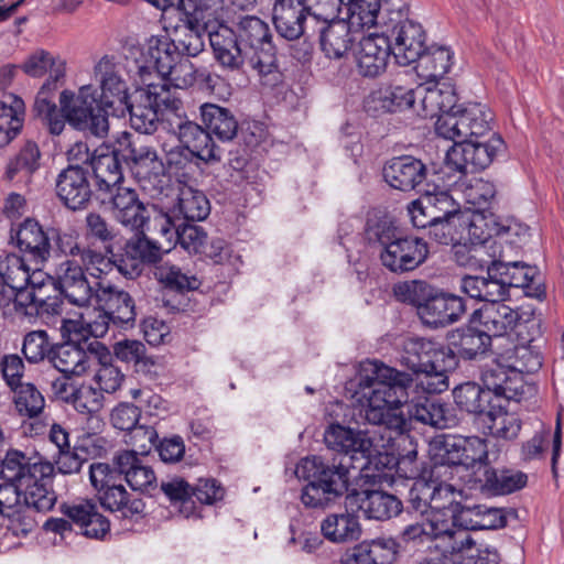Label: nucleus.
Returning <instances> with one entry per match:
<instances>
[{
	"label": "nucleus",
	"instance_id": "25",
	"mask_svg": "<svg viewBox=\"0 0 564 564\" xmlns=\"http://www.w3.org/2000/svg\"><path fill=\"white\" fill-rule=\"evenodd\" d=\"M358 503L367 519L388 521L404 511L402 500L388 491L380 489L357 490L352 488L346 497V506Z\"/></svg>",
	"mask_w": 564,
	"mask_h": 564
},
{
	"label": "nucleus",
	"instance_id": "59",
	"mask_svg": "<svg viewBox=\"0 0 564 564\" xmlns=\"http://www.w3.org/2000/svg\"><path fill=\"white\" fill-rule=\"evenodd\" d=\"M154 215L148 213V219L144 223V230L153 235H160L167 242L166 252L176 245L178 232L181 229V218L175 210L164 213L162 210H153Z\"/></svg>",
	"mask_w": 564,
	"mask_h": 564
},
{
	"label": "nucleus",
	"instance_id": "23",
	"mask_svg": "<svg viewBox=\"0 0 564 564\" xmlns=\"http://www.w3.org/2000/svg\"><path fill=\"white\" fill-rule=\"evenodd\" d=\"M89 171L79 164H69L55 181V193L67 209L76 212L88 206L93 191L88 180Z\"/></svg>",
	"mask_w": 564,
	"mask_h": 564
},
{
	"label": "nucleus",
	"instance_id": "43",
	"mask_svg": "<svg viewBox=\"0 0 564 564\" xmlns=\"http://www.w3.org/2000/svg\"><path fill=\"white\" fill-rule=\"evenodd\" d=\"M417 94L420 88L414 90L402 86L381 87L368 96L366 109L375 115L403 111L414 107Z\"/></svg>",
	"mask_w": 564,
	"mask_h": 564
},
{
	"label": "nucleus",
	"instance_id": "42",
	"mask_svg": "<svg viewBox=\"0 0 564 564\" xmlns=\"http://www.w3.org/2000/svg\"><path fill=\"white\" fill-rule=\"evenodd\" d=\"M144 56L148 65L140 66V73L142 74L145 69L153 68L162 76V79L171 75L182 59L170 34L152 35L147 42Z\"/></svg>",
	"mask_w": 564,
	"mask_h": 564
},
{
	"label": "nucleus",
	"instance_id": "34",
	"mask_svg": "<svg viewBox=\"0 0 564 564\" xmlns=\"http://www.w3.org/2000/svg\"><path fill=\"white\" fill-rule=\"evenodd\" d=\"M395 473L406 479L421 478L426 482H443L438 468L430 460V465L419 462L417 443L409 434L398 443Z\"/></svg>",
	"mask_w": 564,
	"mask_h": 564
},
{
	"label": "nucleus",
	"instance_id": "33",
	"mask_svg": "<svg viewBox=\"0 0 564 564\" xmlns=\"http://www.w3.org/2000/svg\"><path fill=\"white\" fill-rule=\"evenodd\" d=\"M405 405L410 419L421 424L435 429H448L456 424V415L448 404L434 394L414 395Z\"/></svg>",
	"mask_w": 564,
	"mask_h": 564
},
{
	"label": "nucleus",
	"instance_id": "7",
	"mask_svg": "<svg viewBox=\"0 0 564 564\" xmlns=\"http://www.w3.org/2000/svg\"><path fill=\"white\" fill-rule=\"evenodd\" d=\"M430 460L438 468H464L476 473L489 463L488 442L479 436L436 435L429 443Z\"/></svg>",
	"mask_w": 564,
	"mask_h": 564
},
{
	"label": "nucleus",
	"instance_id": "63",
	"mask_svg": "<svg viewBox=\"0 0 564 564\" xmlns=\"http://www.w3.org/2000/svg\"><path fill=\"white\" fill-rule=\"evenodd\" d=\"M134 234L126 240V246L143 265L155 264L162 260V246L147 237L143 228L133 229Z\"/></svg>",
	"mask_w": 564,
	"mask_h": 564
},
{
	"label": "nucleus",
	"instance_id": "15",
	"mask_svg": "<svg viewBox=\"0 0 564 564\" xmlns=\"http://www.w3.org/2000/svg\"><path fill=\"white\" fill-rule=\"evenodd\" d=\"M427 242L414 235L400 234L386 248L380 249L381 264L394 274H403L420 268L429 258Z\"/></svg>",
	"mask_w": 564,
	"mask_h": 564
},
{
	"label": "nucleus",
	"instance_id": "8",
	"mask_svg": "<svg viewBox=\"0 0 564 564\" xmlns=\"http://www.w3.org/2000/svg\"><path fill=\"white\" fill-rule=\"evenodd\" d=\"M59 105L62 111L66 112L67 122L75 130L99 138L107 135L111 110L104 106L93 85L82 86L77 95L67 89L63 90Z\"/></svg>",
	"mask_w": 564,
	"mask_h": 564
},
{
	"label": "nucleus",
	"instance_id": "58",
	"mask_svg": "<svg viewBox=\"0 0 564 564\" xmlns=\"http://www.w3.org/2000/svg\"><path fill=\"white\" fill-rule=\"evenodd\" d=\"M154 275L164 290L178 294L196 291L202 285V281L196 275L184 273L175 264L165 263L160 265L156 268Z\"/></svg>",
	"mask_w": 564,
	"mask_h": 564
},
{
	"label": "nucleus",
	"instance_id": "27",
	"mask_svg": "<svg viewBox=\"0 0 564 564\" xmlns=\"http://www.w3.org/2000/svg\"><path fill=\"white\" fill-rule=\"evenodd\" d=\"M324 442L327 448L337 453L329 456H346V462H352V465L359 458H367L372 447V441L366 433L339 423L326 427Z\"/></svg>",
	"mask_w": 564,
	"mask_h": 564
},
{
	"label": "nucleus",
	"instance_id": "16",
	"mask_svg": "<svg viewBox=\"0 0 564 564\" xmlns=\"http://www.w3.org/2000/svg\"><path fill=\"white\" fill-rule=\"evenodd\" d=\"M467 231L473 243L484 245L491 238L490 232H485L477 225L476 220H471L467 213L449 216L445 219L433 221L427 229L429 237L435 242L444 246H453L456 260L460 264H465L464 256H459L458 248L463 247L464 234Z\"/></svg>",
	"mask_w": 564,
	"mask_h": 564
},
{
	"label": "nucleus",
	"instance_id": "47",
	"mask_svg": "<svg viewBox=\"0 0 564 564\" xmlns=\"http://www.w3.org/2000/svg\"><path fill=\"white\" fill-rule=\"evenodd\" d=\"M101 448L95 435L84 434L77 438L73 447L58 452L52 465L59 474H76L89 458L98 455Z\"/></svg>",
	"mask_w": 564,
	"mask_h": 564
},
{
	"label": "nucleus",
	"instance_id": "11",
	"mask_svg": "<svg viewBox=\"0 0 564 564\" xmlns=\"http://www.w3.org/2000/svg\"><path fill=\"white\" fill-rule=\"evenodd\" d=\"M507 149L502 137L495 132L488 140L475 139L454 143L446 152L445 166L463 175L486 170Z\"/></svg>",
	"mask_w": 564,
	"mask_h": 564
},
{
	"label": "nucleus",
	"instance_id": "48",
	"mask_svg": "<svg viewBox=\"0 0 564 564\" xmlns=\"http://www.w3.org/2000/svg\"><path fill=\"white\" fill-rule=\"evenodd\" d=\"M401 234L397 221L387 210L371 208L367 212L364 239L370 247L386 248Z\"/></svg>",
	"mask_w": 564,
	"mask_h": 564
},
{
	"label": "nucleus",
	"instance_id": "55",
	"mask_svg": "<svg viewBox=\"0 0 564 564\" xmlns=\"http://www.w3.org/2000/svg\"><path fill=\"white\" fill-rule=\"evenodd\" d=\"M141 417V410L133 403L122 402L119 403L110 415L111 424L115 429L120 431H133L134 436L143 435L150 443L158 438V433L154 427L138 425Z\"/></svg>",
	"mask_w": 564,
	"mask_h": 564
},
{
	"label": "nucleus",
	"instance_id": "49",
	"mask_svg": "<svg viewBox=\"0 0 564 564\" xmlns=\"http://www.w3.org/2000/svg\"><path fill=\"white\" fill-rule=\"evenodd\" d=\"M116 144L124 167L135 176L145 175L154 169L158 154L152 147L132 140L129 133H124Z\"/></svg>",
	"mask_w": 564,
	"mask_h": 564
},
{
	"label": "nucleus",
	"instance_id": "18",
	"mask_svg": "<svg viewBox=\"0 0 564 564\" xmlns=\"http://www.w3.org/2000/svg\"><path fill=\"white\" fill-rule=\"evenodd\" d=\"M528 475L522 470L508 467H495L490 463L482 470L470 473L467 485L488 497L513 494L528 485Z\"/></svg>",
	"mask_w": 564,
	"mask_h": 564
},
{
	"label": "nucleus",
	"instance_id": "44",
	"mask_svg": "<svg viewBox=\"0 0 564 564\" xmlns=\"http://www.w3.org/2000/svg\"><path fill=\"white\" fill-rule=\"evenodd\" d=\"M420 95L422 110L417 115L425 119L438 120L443 116L456 115V111L463 107V104H458L456 90L451 85L420 88Z\"/></svg>",
	"mask_w": 564,
	"mask_h": 564
},
{
	"label": "nucleus",
	"instance_id": "40",
	"mask_svg": "<svg viewBox=\"0 0 564 564\" xmlns=\"http://www.w3.org/2000/svg\"><path fill=\"white\" fill-rule=\"evenodd\" d=\"M10 239L21 252L30 254L33 260L45 261L51 256L46 230L34 218L24 219L18 229L11 228Z\"/></svg>",
	"mask_w": 564,
	"mask_h": 564
},
{
	"label": "nucleus",
	"instance_id": "39",
	"mask_svg": "<svg viewBox=\"0 0 564 564\" xmlns=\"http://www.w3.org/2000/svg\"><path fill=\"white\" fill-rule=\"evenodd\" d=\"M176 133L181 145L188 147L200 153V160L205 163L220 162L223 149L210 140L204 123L198 124L188 119H182L177 113Z\"/></svg>",
	"mask_w": 564,
	"mask_h": 564
},
{
	"label": "nucleus",
	"instance_id": "22",
	"mask_svg": "<svg viewBox=\"0 0 564 564\" xmlns=\"http://www.w3.org/2000/svg\"><path fill=\"white\" fill-rule=\"evenodd\" d=\"M59 511L75 523L76 532L87 539L105 541L110 534V521L98 511V506L93 499L63 502Z\"/></svg>",
	"mask_w": 564,
	"mask_h": 564
},
{
	"label": "nucleus",
	"instance_id": "30",
	"mask_svg": "<svg viewBox=\"0 0 564 564\" xmlns=\"http://www.w3.org/2000/svg\"><path fill=\"white\" fill-rule=\"evenodd\" d=\"M208 39L214 58L223 68L242 73L248 70L236 25L229 28L219 24L215 31L208 33Z\"/></svg>",
	"mask_w": 564,
	"mask_h": 564
},
{
	"label": "nucleus",
	"instance_id": "21",
	"mask_svg": "<svg viewBox=\"0 0 564 564\" xmlns=\"http://www.w3.org/2000/svg\"><path fill=\"white\" fill-rule=\"evenodd\" d=\"M480 379L494 401L501 405L502 413L511 400L520 401L524 394V379L517 367L497 362L486 367Z\"/></svg>",
	"mask_w": 564,
	"mask_h": 564
},
{
	"label": "nucleus",
	"instance_id": "12",
	"mask_svg": "<svg viewBox=\"0 0 564 564\" xmlns=\"http://www.w3.org/2000/svg\"><path fill=\"white\" fill-rule=\"evenodd\" d=\"M444 509L453 519V524L463 531L499 530L507 527L509 519L519 518L514 508L470 501H451Z\"/></svg>",
	"mask_w": 564,
	"mask_h": 564
},
{
	"label": "nucleus",
	"instance_id": "9",
	"mask_svg": "<svg viewBox=\"0 0 564 564\" xmlns=\"http://www.w3.org/2000/svg\"><path fill=\"white\" fill-rule=\"evenodd\" d=\"M490 341L514 332L521 343H532L540 335V322L534 318L523 319L518 310L503 303L486 304L470 314Z\"/></svg>",
	"mask_w": 564,
	"mask_h": 564
},
{
	"label": "nucleus",
	"instance_id": "35",
	"mask_svg": "<svg viewBox=\"0 0 564 564\" xmlns=\"http://www.w3.org/2000/svg\"><path fill=\"white\" fill-rule=\"evenodd\" d=\"M202 123L205 124L210 140L231 142L238 138L240 122L237 111L214 102H205L199 107Z\"/></svg>",
	"mask_w": 564,
	"mask_h": 564
},
{
	"label": "nucleus",
	"instance_id": "19",
	"mask_svg": "<svg viewBox=\"0 0 564 564\" xmlns=\"http://www.w3.org/2000/svg\"><path fill=\"white\" fill-rule=\"evenodd\" d=\"M96 285L94 299L97 306L105 313V318L110 319L111 324L118 328H132L137 315L132 296L105 278H99Z\"/></svg>",
	"mask_w": 564,
	"mask_h": 564
},
{
	"label": "nucleus",
	"instance_id": "1",
	"mask_svg": "<svg viewBox=\"0 0 564 564\" xmlns=\"http://www.w3.org/2000/svg\"><path fill=\"white\" fill-rule=\"evenodd\" d=\"M0 517L23 505L36 511L51 510L57 499L53 489L54 466L35 453L28 456L19 449H9L0 460Z\"/></svg>",
	"mask_w": 564,
	"mask_h": 564
},
{
	"label": "nucleus",
	"instance_id": "53",
	"mask_svg": "<svg viewBox=\"0 0 564 564\" xmlns=\"http://www.w3.org/2000/svg\"><path fill=\"white\" fill-rule=\"evenodd\" d=\"M359 517L347 509L341 513H330L321 523V532L325 539L334 543H346L358 540L361 535Z\"/></svg>",
	"mask_w": 564,
	"mask_h": 564
},
{
	"label": "nucleus",
	"instance_id": "3",
	"mask_svg": "<svg viewBox=\"0 0 564 564\" xmlns=\"http://www.w3.org/2000/svg\"><path fill=\"white\" fill-rule=\"evenodd\" d=\"M392 295L397 302L413 307L422 325L430 329L453 325L467 312L464 297L423 279L394 283Z\"/></svg>",
	"mask_w": 564,
	"mask_h": 564
},
{
	"label": "nucleus",
	"instance_id": "51",
	"mask_svg": "<svg viewBox=\"0 0 564 564\" xmlns=\"http://www.w3.org/2000/svg\"><path fill=\"white\" fill-rule=\"evenodd\" d=\"M440 516V512L432 511L426 518V525L430 541H447L442 552L443 557L446 558V554L463 552L466 544L473 543V539L469 535L463 538V533L456 530L458 527L453 524L452 518L451 523H448L447 520L441 519Z\"/></svg>",
	"mask_w": 564,
	"mask_h": 564
},
{
	"label": "nucleus",
	"instance_id": "37",
	"mask_svg": "<svg viewBox=\"0 0 564 564\" xmlns=\"http://www.w3.org/2000/svg\"><path fill=\"white\" fill-rule=\"evenodd\" d=\"M112 463L118 468H123L124 480L132 490L154 495L158 489L156 476L150 466L143 464L135 451H119L115 454Z\"/></svg>",
	"mask_w": 564,
	"mask_h": 564
},
{
	"label": "nucleus",
	"instance_id": "61",
	"mask_svg": "<svg viewBox=\"0 0 564 564\" xmlns=\"http://www.w3.org/2000/svg\"><path fill=\"white\" fill-rule=\"evenodd\" d=\"M343 10L352 26L361 28L378 24L382 14L380 0H345Z\"/></svg>",
	"mask_w": 564,
	"mask_h": 564
},
{
	"label": "nucleus",
	"instance_id": "29",
	"mask_svg": "<svg viewBox=\"0 0 564 564\" xmlns=\"http://www.w3.org/2000/svg\"><path fill=\"white\" fill-rule=\"evenodd\" d=\"M55 291H59L72 304L77 306L89 305L97 289L96 281L91 284L75 260L67 259L61 262L56 270Z\"/></svg>",
	"mask_w": 564,
	"mask_h": 564
},
{
	"label": "nucleus",
	"instance_id": "36",
	"mask_svg": "<svg viewBox=\"0 0 564 564\" xmlns=\"http://www.w3.org/2000/svg\"><path fill=\"white\" fill-rule=\"evenodd\" d=\"M182 13L184 18L180 19L181 23L174 26L170 35L182 58L196 57L205 48L206 17L192 12Z\"/></svg>",
	"mask_w": 564,
	"mask_h": 564
},
{
	"label": "nucleus",
	"instance_id": "10",
	"mask_svg": "<svg viewBox=\"0 0 564 564\" xmlns=\"http://www.w3.org/2000/svg\"><path fill=\"white\" fill-rule=\"evenodd\" d=\"M494 115L480 102L463 104L456 115L443 116L435 121V132L438 137L452 140L454 143L467 142L484 138L492 128Z\"/></svg>",
	"mask_w": 564,
	"mask_h": 564
},
{
	"label": "nucleus",
	"instance_id": "28",
	"mask_svg": "<svg viewBox=\"0 0 564 564\" xmlns=\"http://www.w3.org/2000/svg\"><path fill=\"white\" fill-rule=\"evenodd\" d=\"M392 55L391 39L386 33H371L359 41L356 53L358 74L365 78H376L386 72Z\"/></svg>",
	"mask_w": 564,
	"mask_h": 564
},
{
	"label": "nucleus",
	"instance_id": "46",
	"mask_svg": "<svg viewBox=\"0 0 564 564\" xmlns=\"http://www.w3.org/2000/svg\"><path fill=\"white\" fill-rule=\"evenodd\" d=\"M326 25L319 31L322 51L329 58L339 59L351 48L354 37L350 32L351 24L347 18L323 20Z\"/></svg>",
	"mask_w": 564,
	"mask_h": 564
},
{
	"label": "nucleus",
	"instance_id": "60",
	"mask_svg": "<svg viewBox=\"0 0 564 564\" xmlns=\"http://www.w3.org/2000/svg\"><path fill=\"white\" fill-rule=\"evenodd\" d=\"M113 355L121 361L133 362L137 371L151 372L158 361L153 356L147 355L143 343L135 339H123L113 345Z\"/></svg>",
	"mask_w": 564,
	"mask_h": 564
},
{
	"label": "nucleus",
	"instance_id": "54",
	"mask_svg": "<svg viewBox=\"0 0 564 564\" xmlns=\"http://www.w3.org/2000/svg\"><path fill=\"white\" fill-rule=\"evenodd\" d=\"M89 358L85 347L55 344L50 361L66 378H70L86 372Z\"/></svg>",
	"mask_w": 564,
	"mask_h": 564
},
{
	"label": "nucleus",
	"instance_id": "5",
	"mask_svg": "<svg viewBox=\"0 0 564 564\" xmlns=\"http://www.w3.org/2000/svg\"><path fill=\"white\" fill-rule=\"evenodd\" d=\"M236 26L248 69L256 72L263 84L276 85L282 73L269 24L256 15H246Z\"/></svg>",
	"mask_w": 564,
	"mask_h": 564
},
{
	"label": "nucleus",
	"instance_id": "24",
	"mask_svg": "<svg viewBox=\"0 0 564 564\" xmlns=\"http://www.w3.org/2000/svg\"><path fill=\"white\" fill-rule=\"evenodd\" d=\"M391 51L400 66L414 64L426 47V32L420 23L412 20H399L390 34Z\"/></svg>",
	"mask_w": 564,
	"mask_h": 564
},
{
	"label": "nucleus",
	"instance_id": "62",
	"mask_svg": "<svg viewBox=\"0 0 564 564\" xmlns=\"http://www.w3.org/2000/svg\"><path fill=\"white\" fill-rule=\"evenodd\" d=\"M160 490L165 495L172 505H180V512L186 518L195 511V500H192V485L184 478L174 476L166 481H162Z\"/></svg>",
	"mask_w": 564,
	"mask_h": 564
},
{
	"label": "nucleus",
	"instance_id": "31",
	"mask_svg": "<svg viewBox=\"0 0 564 564\" xmlns=\"http://www.w3.org/2000/svg\"><path fill=\"white\" fill-rule=\"evenodd\" d=\"M100 199L102 203L108 200L111 204L116 219L122 225L131 229L144 227L149 209L139 199V195L134 189L122 187L119 184L110 193H100Z\"/></svg>",
	"mask_w": 564,
	"mask_h": 564
},
{
	"label": "nucleus",
	"instance_id": "41",
	"mask_svg": "<svg viewBox=\"0 0 564 564\" xmlns=\"http://www.w3.org/2000/svg\"><path fill=\"white\" fill-rule=\"evenodd\" d=\"M306 7L303 0H275L272 20L276 32L289 41L297 40L304 34Z\"/></svg>",
	"mask_w": 564,
	"mask_h": 564
},
{
	"label": "nucleus",
	"instance_id": "14",
	"mask_svg": "<svg viewBox=\"0 0 564 564\" xmlns=\"http://www.w3.org/2000/svg\"><path fill=\"white\" fill-rule=\"evenodd\" d=\"M401 364L414 375L441 377L447 388L446 373L453 372L445 345L426 338H410L404 344Z\"/></svg>",
	"mask_w": 564,
	"mask_h": 564
},
{
	"label": "nucleus",
	"instance_id": "13",
	"mask_svg": "<svg viewBox=\"0 0 564 564\" xmlns=\"http://www.w3.org/2000/svg\"><path fill=\"white\" fill-rule=\"evenodd\" d=\"M445 348L453 371L459 368L460 361H480L492 352L490 335H486L471 315L465 324L447 332Z\"/></svg>",
	"mask_w": 564,
	"mask_h": 564
},
{
	"label": "nucleus",
	"instance_id": "20",
	"mask_svg": "<svg viewBox=\"0 0 564 564\" xmlns=\"http://www.w3.org/2000/svg\"><path fill=\"white\" fill-rule=\"evenodd\" d=\"M78 153L85 149L86 159L93 171L97 192L110 193L123 181V162L117 144L98 147L91 155L84 143L76 144Z\"/></svg>",
	"mask_w": 564,
	"mask_h": 564
},
{
	"label": "nucleus",
	"instance_id": "64",
	"mask_svg": "<svg viewBox=\"0 0 564 564\" xmlns=\"http://www.w3.org/2000/svg\"><path fill=\"white\" fill-rule=\"evenodd\" d=\"M0 275L7 279L11 290L28 286L31 279L30 268L24 259L7 251L0 254Z\"/></svg>",
	"mask_w": 564,
	"mask_h": 564
},
{
	"label": "nucleus",
	"instance_id": "52",
	"mask_svg": "<svg viewBox=\"0 0 564 564\" xmlns=\"http://www.w3.org/2000/svg\"><path fill=\"white\" fill-rule=\"evenodd\" d=\"M25 105L15 94H3L0 100V148L9 144L21 131Z\"/></svg>",
	"mask_w": 564,
	"mask_h": 564
},
{
	"label": "nucleus",
	"instance_id": "6",
	"mask_svg": "<svg viewBox=\"0 0 564 564\" xmlns=\"http://www.w3.org/2000/svg\"><path fill=\"white\" fill-rule=\"evenodd\" d=\"M416 383L412 375L389 367L381 361H371L359 375L358 387L367 404L390 406L405 405Z\"/></svg>",
	"mask_w": 564,
	"mask_h": 564
},
{
	"label": "nucleus",
	"instance_id": "4",
	"mask_svg": "<svg viewBox=\"0 0 564 564\" xmlns=\"http://www.w3.org/2000/svg\"><path fill=\"white\" fill-rule=\"evenodd\" d=\"M182 109L183 101L163 82L135 89L129 101L117 105L113 116L123 118L128 113L130 124L135 131L151 134L156 131L160 119L166 112L177 115Z\"/></svg>",
	"mask_w": 564,
	"mask_h": 564
},
{
	"label": "nucleus",
	"instance_id": "26",
	"mask_svg": "<svg viewBox=\"0 0 564 564\" xmlns=\"http://www.w3.org/2000/svg\"><path fill=\"white\" fill-rule=\"evenodd\" d=\"M381 173L383 181L391 188L411 192L426 180L427 167L422 160L410 154H402L387 160Z\"/></svg>",
	"mask_w": 564,
	"mask_h": 564
},
{
	"label": "nucleus",
	"instance_id": "50",
	"mask_svg": "<svg viewBox=\"0 0 564 564\" xmlns=\"http://www.w3.org/2000/svg\"><path fill=\"white\" fill-rule=\"evenodd\" d=\"M414 64L420 77L437 82L449 72L453 65V52L445 45H426L424 53Z\"/></svg>",
	"mask_w": 564,
	"mask_h": 564
},
{
	"label": "nucleus",
	"instance_id": "45",
	"mask_svg": "<svg viewBox=\"0 0 564 564\" xmlns=\"http://www.w3.org/2000/svg\"><path fill=\"white\" fill-rule=\"evenodd\" d=\"M96 74L100 75L101 94L98 97L102 100L104 106L111 110V116H113L117 105L129 101L131 97L128 93L127 82L116 69V65L107 57H102L97 64Z\"/></svg>",
	"mask_w": 564,
	"mask_h": 564
},
{
	"label": "nucleus",
	"instance_id": "17",
	"mask_svg": "<svg viewBox=\"0 0 564 564\" xmlns=\"http://www.w3.org/2000/svg\"><path fill=\"white\" fill-rule=\"evenodd\" d=\"M454 404L464 414L480 420L485 427L491 430L502 414L501 405L496 403L491 393L482 384L466 381L457 384L453 391Z\"/></svg>",
	"mask_w": 564,
	"mask_h": 564
},
{
	"label": "nucleus",
	"instance_id": "56",
	"mask_svg": "<svg viewBox=\"0 0 564 564\" xmlns=\"http://www.w3.org/2000/svg\"><path fill=\"white\" fill-rule=\"evenodd\" d=\"M174 210L182 223L195 224L207 218L210 213V204L203 192L187 188L182 191Z\"/></svg>",
	"mask_w": 564,
	"mask_h": 564
},
{
	"label": "nucleus",
	"instance_id": "38",
	"mask_svg": "<svg viewBox=\"0 0 564 564\" xmlns=\"http://www.w3.org/2000/svg\"><path fill=\"white\" fill-rule=\"evenodd\" d=\"M498 265V275L503 278L508 291L510 289H522L524 294L530 297L543 301L546 296L545 285L538 280L539 272L536 267L528 265L523 262H502L496 260Z\"/></svg>",
	"mask_w": 564,
	"mask_h": 564
},
{
	"label": "nucleus",
	"instance_id": "57",
	"mask_svg": "<svg viewBox=\"0 0 564 564\" xmlns=\"http://www.w3.org/2000/svg\"><path fill=\"white\" fill-rule=\"evenodd\" d=\"M401 406H390L382 404H367L365 408V417L368 423L373 425H384L400 434L409 432L412 427V420L402 412H397Z\"/></svg>",
	"mask_w": 564,
	"mask_h": 564
},
{
	"label": "nucleus",
	"instance_id": "32",
	"mask_svg": "<svg viewBox=\"0 0 564 564\" xmlns=\"http://www.w3.org/2000/svg\"><path fill=\"white\" fill-rule=\"evenodd\" d=\"M401 544L394 538L365 540L349 547L341 556V564H393Z\"/></svg>",
	"mask_w": 564,
	"mask_h": 564
},
{
	"label": "nucleus",
	"instance_id": "2",
	"mask_svg": "<svg viewBox=\"0 0 564 564\" xmlns=\"http://www.w3.org/2000/svg\"><path fill=\"white\" fill-rule=\"evenodd\" d=\"M352 462L346 456L312 455L300 460L296 475L306 481L300 500L306 509L325 510L346 499L350 494Z\"/></svg>",
	"mask_w": 564,
	"mask_h": 564
}]
</instances>
